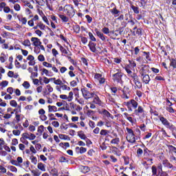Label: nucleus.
<instances>
[{"mask_svg": "<svg viewBox=\"0 0 176 176\" xmlns=\"http://www.w3.org/2000/svg\"><path fill=\"white\" fill-rule=\"evenodd\" d=\"M110 74H112V80L114 83H120V85H123V74L122 71L119 69H112L110 71Z\"/></svg>", "mask_w": 176, "mask_h": 176, "instance_id": "obj_1", "label": "nucleus"}, {"mask_svg": "<svg viewBox=\"0 0 176 176\" xmlns=\"http://www.w3.org/2000/svg\"><path fill=\"white\" fill-rule=\"evenodd\" d=\"M124 105L127 107L129 112H133V110L137 109L138 108V102L135 101V100L132 99L128 102H124Z\"/></svg>", "mask_w": 176, "mask_h": 176, "instance_id": "obj_2", "label": "nucleus"}, {"mask_svg": "<svg viewBox=\"0 0 176 176\" xmlns=\"http://www.w3.org/2000/svg\"><path fill=\"white\" fill-rule=\"evenodd\" d=\"M64 12H65L69 17H74L75 16V10L71 5H66L64 7Z\"/></svg>", "mask_w": 176, "mask_h": 176, "instance_id": "obj_3", "label": "nucleus"}, {"mask_svg": "<svg viewBox=\"0 0 176 176\" xmlns=\"http://www.w3.org/2000/svg\"><path fill=\"white\" fill-rule=\"evenodd\" d=\"M10 163L11 164H12V166H16V167H21L23 166V157H18L16 160H11Z\"/></svg>", "mask_w": 176, "mask_h": 176, "instance_id": "obj_4", "label": "nucleus"}, {"mask_svg": "<svg viewBox=\"0 0 176 176\" xmlns=\"http://www.w3.org/2000/svg\"><path fill=\"white\" fill-rule=\"evenodd\" d=\"M132 79H133V82L135 84V89H141L142 87V82L140 81V78H138V76L135 74L132 77Z\"/></svg>", "mask_w": 176, "mask_h": 176, "instance_id": "obj_5", "label": "nucleus"}, {"mask_svg": "<svg viewBox=\"0 0 176 176\" xmlns=\"http://www.w3.org/2000/svg\"><path fill=\"white\" fill-rule=\"evenodd\" d=\"M81 91L85 100H89V98L94 97V94L90 93L89 91L86 90V89H82Z\"/></svg>", "mask_w": 176, "mask_h": 176, "instance_id": "obj_6", "label": "nucleus"}, {"mask_svg": "<svg viewBox=\"0 0 176 176\" xmlns=\"http://www.w3.org/2000/svg\"><path fill=\"white\" fill-rule=\"evenodd\" d=\"M149 72V66L146 65H142L139 71L140 76L146 75Z\"/></svg>", "mask_w": 176, "mask_h": 176, "instance_id": "obj_7", "label": "nucleus"}, {"mask_svg": "<svg viewBox=\"0 0 176 176\" xmlns=\"http://www.w3.org/2000/svg\"><path fill=\"white\" fill-rule=\"evenodd\" d=\"M22 137L23 138H25V140H30V141H34L35 138H36V136L35 134L32 133H24L22 134Z\"/></svg>", "mask_w": 176, "mask_h": 176, "instance_id": "obj_8", "label": "nucleus"}, {"mask_svg": "<svg viewBox=\"0 0 176 176\" xmlns=\"http://www.w3.org/2000/svg\"><path fill=\"white\" fill-rule=\"evenodd\" d=\"M121 97L124 100H129V98H130V91H129V87L124 88Z\"/></svg>", "mask_w": 176, "mask_h": 176, "instance_id": "obj_9", "label": "nucleus"}, {"mask_svg": "<svg viewBox=\"0 0 176 176\" xmlns=\"http://www.w3.org/2000/svg\"><path fill=\"white\" fill-rule=\"evenodd\" d=\"M31 42H32V45L34 47L42 46V42L38 37H32Z\"/></svg>", "mask_w": 176, "mask_h": 176, "instance_id": "obj_10", "label": "nucleus"}, {"mask_svg": "<svg viewBox=\"0 0 176 176\" xmlns=\"http://www.w3.org/2000/svg\"><path fill=\"white\" fill-rule=\"evenodd\" d=\"M98 113L100 115H103L104 118H111L113 119V116L109 113V111H107V109H102L101 110L98 111Z\"/></svg>", "mask_w": 176, "mask_h": 176, "instance_id": "obj_11", "label": "nucleus"}, {"mask_svg": "<svg viewBox=\"0 0 176 176\" xmlns=\"http://www.w3.org/2000/svg\"><path fill=\"white\" fill-rule=\"evenodd\" d=\"M134 113L136 115V116H140L141 114L144 115L145 113V111L144 110L142 106H138V109L134 110Z\"/></svg>", "mask_w": 176, "mask_h": 176, "instance_id": "obj_12", "label": "nucleus"}, {"mask_svg": "<svg viewBox=\"0 0 176 176\" xmlns=\"http://www.w3.org/2000/svg\"><path fill=\"white\" fill-rule=\"evenodd\" d=\"M57 46L59 47V49L61 52V53H63V54H67V56H72V53H71V52L67 51L64 47H63V45H61L60 43H57Z\"/></svg>", "mask_w": 176, "mask_h": 176, "instance_id": "obj_13", "label": "nucleus"}, {"mask_svg": "<svg viewBox=\"0 0 176 176\" xmlns=\"http://www.w3.org/2000/svg\"><path fill=\"white\" fill-rule=\"evenodd\" d=\"M140 78L145 85H148L149 82H151V77H149V75L148 74H143L140 76Z\"/></svg>", "mask_w": 176, "mask_h": 176, "instance_id": "obj_14", "label": "nucleus"}, {"mask_svg": "<svg viewBox=\"0 0 176 176\" xmlns=\"http://www.w3.org/2000/svg\"><path fill=\"white\" fill-rule=\"evenodd\" d=\"M136 140L137 138H135V134L134 133L133 135H126V140L128 142H130V144H135Z\"/></svg>", "mask_w": 176, "mask_h": 176, "instance_id": "obj_15", "label": "nucleus"}, {"mask_svg": "<svg viewBox=\"0 0 176 176\" xmlns=\"http://www.w3.org/2000/svg\"><path fill=\"white\" fill-rule=\"evenodd\" d=\"M41 50L45 52V49L43 45H38L34 47V52L36 54H39V53H41Z\"/></svg>", "mask_w": 176, "mask_h": 176, "instance_id": "obj_16", "label": "nucleus"}, {"mask_svg": "<svg viewBox=\"0 0 176 176\" xmlns=\"http://www.w3.org/2000/svg\"><path fill=\"white\" fill-rule=\"evenodd\" d=\"M43 93L45 96H49L50 93H53V87L50 85H46V89Z\"/></svg>", "mask_w": 176, "mask_h": 176, "instance_id": "obj_17", "label": "nucleus"}, {"mask_svg": "<svg viewBox=\"0 0 176 176\" xmlns=\"http://www.w3.org/2000/svg\"><path fill=\"white\" fill-rule=\"evenodd\" d=\"M96 34L97 35V36H98V38H100V39H101V41H105V39H107V38L105 37V36H104L103 33H101V32L98 31V30H95Z\"/></svg>", "mask_w": 176, "mask_h": 176, "instance_id": "obj_18", "label": "nucleus"}, {"mask_svg": "<svg viewBox=\"0 0 176 176\" xmlns=\"http://www.w3.org/2000/svg\"><path fill=\"white\" fill-rule=\"evenodd\" d=\"M110 12L113 14V16H114V17H118V16H119V13H120V11L119 10H117L116 7L111 9Z\"/></svg>", "mask_w": 176, "mask_h": 176, "instance_id": "obj_19", "label": "nucleus"}, {"mask_svg": "<svg viewBox=\"0 0 176 176\" xmlns=\"http://www.w3.org/2000/svg\"><path fill=\"white\" fill-rule=\"evenodd\" d=\"M88 46H89L91 52H92L93 53H96V43L90 41Z\"/></svg>", "mask_w": 176, "mask_h": 176, "instance_id": "obj_20", "label": "nucleus"}, {"mask_svg": "<svg viewBox=\"0 0 176 176\" xmlns=\"http://www.w3.org/2000/svg\"><path fill=\"white\" fill-rule=\"evenodd\" d=\"M124 69L128 74V76H130L131 78H133V76H135V75H137L136 74L133 73V72L130 69H129L128 67H125Z\"/></svg>", "mask_w": 176, "mask_h": 176, "instance_id": "obj_21", "label": "nucleus"}, {"mask_svg": "<svg viewBox=\"0 0 176 176\" xmlns=\"http://www.w3.org/2000/svg\"><path fill=\"white\" fill-rule=\"evenodd\" d=\"M169 152H170V153H175L176 154V148L175 146H173V145H170V144H167L166 145Z\"/></svg>", "mask_w": 176, "mask_h": 176, "instance_id": "obj_22", "label": "nucleus"}, {"mask_svg": "<svg viewBox=\"0 0 176 176\" xmlns=\"http://www.w3.org/2000/svg\"><path fill=\"white\" fill-rule=\"evenodd\" d=\"M100 135H103V137L108 138L109 137V131L106 129H102L100 132Z\"/></svg>", "mask_w": 176, "mask_h": 176, "instance_id": "obj_23", "label": "nucleus"}, {"mask_svg": "<svg viewBox=\"0 0 176 176\" xmlns=\"http://www.w3.org/2000/svg\"><path fill=\"white\" fill-rule=\"evenodd\" d=\"M78 135L79 136V138L81 140H87V137L86 136V135L85 134V132H83V131H80L78 132Z\"/></svg>", "mask_w": 176, "mask_h": 176, "instance_id": "obj_24", "label": "nucleus"}, {"mask_svg": "<svg viewBox=\"0 0 176 176\" xmlns=\"http://www.w3.org/2000/svg\"><path fill=\"white\" fill-rule=\"evenodd\" d=\"M92 102L94 104H96L97 105H101V104H102L101 100H100V98L98 96H96L94 98V100H93Z\"/></svg>", "mask_w": 176, "mask_h": 176, "instance_id": "obj_25", "label": "nucleus"}, {"mask_svg": "<svg viewBox=\"0 0 176 176\" xmlns=\"http://www.w3.org/2000/svg\"><path fill=\"white\" fill-rule=\"evenodd\" d=\"M164 126L165 127H166V129H168L172 131H173V130H175V126L173 124L170 123V122H167Z\"/></svg>", "mask_w": 176, "mask_h": 176, "instance_id": "obj_26", "label": "nucleus"}, {"mask_svg": "<svg viewBox=\"0 0 176 176\" xmlns=\"http://www.w3.org/2000/svg\"><path fill=\"white\" fill-rule=\"evenodd\" d=\"M37 168H38V170H41V171H46V168L45 166V164H43V163L42 162H39L38 164Z\"/></svg>", "mask_w": 176, "mask_h": 176, "instance_id": "obj_27", "label": "nucleus"}, {"mask_svg": "<svg viewBox=\"0 0 176 176\" xmlns=\"http://www.w3.org/2000/svg\"><path fill=\"white\" fill-rule=\"evenodd\" d=\"M32 2L33 3H36V5H38V6H43L45 5V1L43 0H32Z\"/></svg>", "mask_w": 176, "mask_h": 176, "instance_id": "obj_28", "label": "nucleus"}, {"mask_svg": "<svg viewBox=\"0 0 176 176\" xmlns=\"http://www.w3.org/2000/svg\"><path fill=\"white\" fill-rule=\"evenodd\" d=\"M120 142V139L119 138H116L111 140L110 143L113 145H118Z\"/></svg>", "mask_w": 176, "mask_h": 176, "instance_id": "obj_29", "label": "nucleus"}, {"mask_svg": "<svg viewBox=\"0 0 176 176\" xmlns=\"http://www.w3.org/2000/svg\"><path fill=\"white\" fill-rule=\"evenodd\" d=\"M159 119L164 126H165L167 123H168V120H167V118L163 116H160Z\"/></svg>", "mask_w": 176, "mask_h": 176, "instance_id": "obj_30", "label": "nucleus"}, {"mask_svg": "<svg viewBox=\"0 0 176 176\" xmlns=\"http://www.w3.org/2000/svg\"><path fill=\"white\" fill-rule=\"evenodd\" d=\"M76 80H74L72 82H70V86L72 87H75L76 86H78V83H79V78L76 77Z\"/></svg>", "mask_w": 176, "mask_h": 176, "instance_id": "obj_31", "label": "nucleus"}, {"mask_svg": "<svg viewBox=\"0 0 176 176\" xmlns=\"http://www.w3.org/2000/svg\"><path fill=\"white\" fill-rule=\"evenodd\" d=\"M58 16L63 23H68V21L69 19H68V17H67V16L64 14H59Z\"/></svg>", "mask_w": 176, "mask_h": 176, "instance_id": "obj_32", "label": "nucleus"}, {"mask_svg": "<svg viewBox=\"0 0 176 176\" xmlns=\"http://www.w3.org/2000/svg\"><path fill=\"white\" fill-rule=\"evenodd\" d=\"M3 12H4V13H12V14H13L14 13L13 10H11L9 6H6L3 8Z\"/></svg>", "mask_w": 176, "mask_h": 176, "instance_id": "obj_33", "label": "nucleus"}, {"mask_svg": "<svg viewBox=\"0 0 176 176\" xmlns=\"http://www.w3.org/2000/svg\"><path fill=\"white\" fill-rule=\"evenodd\" d=\"M48 112H57V107L56 106H48Z\"/></svg>", "mask_w": 176, "mask_h": 176, "instance_id": "obj_34", "label": "nucleus"}, {"mask_svg": "<svg viewBox=\"0 0 176 176\" xmlns=\"http://www.w3.org/2000/svg\"><path fill=\"white\" fill-rule=\"evenodd\" d=\"M44 129H45V126H43V125L39 126L37 129L38 133L36 135H41L42 133H43Z\"/></svg>", "mask_w": 176, "mask_h": 176, "instance_id": "obj_35", "label": "nucleus"}, {"mask_svg": "<svg viewBox=\"0 0 176 176\" xmlns=\"http://www.w3.org/2000/svg\"><path fill=\"white\" fill-rule=\"evenodd\" d=\"M9 85V82L7 80H3L1 82H0V89H3Z\"/></svg>", "mask_w": 176, "mask_h": 176, "instance_id": "obj_36", "label": "nucleus"}, {"mask_svg": "<svg viewBox=\"0 0 176 176\" xmlns=\"http://www.w3.org/2000/svg\"><path fill=\"white\" fill-rule=\"evenodd\" d=\"M76 151H79L80 153H85V152H87V149L85 147H76Z\"/></svg>", "mask_w": 176, "mask_h": 176, "instance_id": "obj_37", "label": "nucleus"}, {"mask_svg": "<svg viewBox=\"0 0 176 176\" xmlns=\"http://www.w3.org/2000/svg\"><path fill=\"white\" fill-rule=\"evenodd\" d=\"M24 6H27L29 9H34V6L30 3L28 1H23Z\"/></svg>", "mask_w": 176, "mask_h": 176, "instance_id": "obj_38", "label": "nucleus"}, {"mask_svg": "<svg viewBox=\"0 0 176 176\" xmlns=\"http://www.w3.org/2000/svg\"><path fill=\"white\" fill-rule=\"evenodd\" d=\"M31 163L34 164V166H36L38 164V159H36V157L35 156H31L30 157Z\"/></svg>", "mask_w": 176, "mask_h": 176, "instance_id": "obj_39", "label": "nucleus"}, {"mask_svg": "<svg viewBox=\"0 0 176 176\" xmlns=\"http://www.w3.org/2000/svg\"><path fill=\"white\" fill-rule=\"evenodd\" d=\"M23 87L24 89H28L30 87H31V85H30V82L28 81H24L22 84Z\"/></svg>", "mask_w": 176, "mask_h": 176, "instance_id": "obj_40", "label": "nucleus"}, {"mask_svg": "<svg viewBox=\"0 0 176 176\" xmlns=\"http://www.w3.org/2000/svg\"><path fill=\"white\" fill-rule=\"evenodd\" d=\"M37 27H38V28H40L41 30H43L46 28V25H45V24H43L42 22L38 23Z\"/></svg>", "mask_w": 176, "mask_h": 176, "instance_id": "obj_41", "label": "nucleus"}, {"mask_svg": "<svg viewBox=\"0 0 176 176\" xmlns=\"http://www.w3.org/2000/svg\"><path fill=\"white\" fill-rule=\"evenodd\" d=\"M14 9L16 12H20L21 10V6H20V4L16 3L14 5Z\"/></svg>", "mask_w": 176, "mask_h": 176, "instance_id": "obj_42", "label": "nucleus"}, {"mask_svg": "<svg viewBox=\"0 0 176 176\" xmlns=\"http://www.w3.org/2000/svg\"><path fill=\"white\" fill-rule=\"evenodd\" d=\"M54 85H56L57 86H61L63 85V81L61 79L58 78L57 80L55 79L54 81Z\"/></svg>", "mask_w": 176, "mask_h": 176, "instance_id": "obj_43", "label": "nucleus"}, {"mask_svg": "<svg viewBox=\"0 0 176 176\" xmlns=\"http://www.w3.org/2000/svg\"><path fill=\"white\" fill-rule=\"evenodd\" d=\"M112 96H116V93H118V88L116 87H111L110 88Z\"/></svg>", "mask_w": 176, "mask_h": 176, "instance_id": "obj_44", "label": "nucleus"}, {"mask_svg": "<svg viewBox=\"0 0 176 176\" xmlns=\"http://www.w3.org/2000/svg\"><path fill=\"white\" fill-rule=\"evenodd\" d=\"M96 113V111L93 110H87V115L89 116V118H91Z\"/></svg>", "mask_w": 176, "mask_h": 176, "instance_id": "obj_45", "label": "nucleus"}, {"mask_svg": "<svg viewBox=\"0 0 176 176\" xmlns=\"http://www.w3.org/2000/svg\"><path fill=\"white\" fill-rule=\"evenodd\" d=\"M126 132H127V135H133V134H134V131H133V129L126 127Z\"/></svg>", "mask_w": 176, "mask_h": 176, "instance_id": "obj_46", "label": "nucleus"}, {"mask_svg": "<svg viewBox=\"0 0 176 176\" xmlns=\"http://www.w3.org/2000/svg\"><path fill=\"white\" fill-rule=\"evenodd\" d=\"M1 36L3 38H8V37L10 36V33H9L6 31H3V32L1 34Z\"/></svg>", "mask_w": 176, "mask_h": 176, "instance_id": "obj_47", "label": "nucleus"}, {"mask_svg": "<svg viewBox=\"0 0 176 176\" xmlns=\"http://www.w3.org/2000/svg\"><path fill=\"white\" fill-rule=\"evenodd\" d=\"M151 151L148 149V148H145L144 149V155L143 156H150Z\"/></svg>", "mask_w": 176, "mask_h": 176, "instance_id": "obj_48", "label": "nucleus"}, {"mask_svg": "<svg viewBox=\"0 0 176 176\" xmlns=\"http://www.w3.org/2000/svg\"><path fill=\"white\" fill-rule=\"evenodd\" d=\"M60 87L62 90H67V91H69V90H71V88L66 85L62 84V85H60Z\"/></svg>", "mask_w": 176, "mask_h": 176, "instance_id": "obj_49", "label": "nucleus"}, {"mask_svg": "<svg viewBox=\"0 0 176 176\" xmlns=\"http://www.w3.org/2000/svg\"><path fill=\"white\" fill-rule=\"evenodd\" d=\"M142 153H144V151L142 150V148H138L137 150V155L138 157H141L142 156Z\"/></svg>", "mask_w": 176, "mask_h": 176, "instance_id": "obj_50", "label": "nucleus"}, {"mask_svg": "<svg viewBox=\"0 0 176 176\" xmlns=\"http://www.w3.org/2000/svg\"><path fill=\"white\" fill-rule=\"evenodd\" d=\"M10 105H11V107H13L14 108H16L17 107V102H16V100H12L10 102Z\"/></svg>", "mask_w": 176, "mask_h": 176, "instance_id": "obj_51", "label": "nucleus"}, {"mask_svg": "<svg viewBox=\"0 0 176 176\" xmlns=\"http://www.w3.org/2000/svg\"><path fill=\"white\" fill-rule=\"evenodd\" d=\"M8 168L12 173H17V168L13 166H8Z\"/></svg>", "mask_w": 176, "mask_h": 176, "instance_id": "obj_52", "label": "nucleus"}, {"mask_svg": "<svg viewBox=\"0 0 176 176\" xmlns=\"http://www.w3.org/2000/svg\"><path fill=\"white\" fill-rule=\"evenodd\" d=\"M88 35H89V38L91 39V41H92L93 42H96V41H97L96 39V37H94V35H93V33L89 32Z\"/></svg>", "mask_w": 176, "mask_h": 176, "instance_id": "obj_53", "label": "nucleus"}, {"mask_svg": "<svg viewBox=\"0 0 176 176\" xmlns=\"http://www.w3.org/2000/svg\"><path fill=\"white\" fill-rule=\"evenodd\" d=\"M144 160H146V162H151V164H152L153 159L149 158V156H143Z\"/></svg>", "mask_w": 176, "mask_h": 176, "instance_id": "obj_54", "label": "nucleus"}, {"mask_svg": "<svg viewBox=\"0 0 176 176\" xmlns=\"http://www.w3.org/2000/svg\"><path fill=\"white\" fill-rule=\"evenodd\" d=\"M72 98H74V93L70 91L69 93V96H67V100L68 101H72Z\"/></svg>", "mask_w": 176, "mask_h": 176, "instance_id": "obj_55", "label": "nucleus"}, {"mask_svg": "<svg viewBox=\"0 0 176 176\" xmlns=\"http://www.w3.org/2000/svg\"><path fill=\"white\" fill-rule=\"evenodd\" d=\"M43 65L44 67H46L47 68H52V67H53V65L47 63V62H43Z\"/></svg>", "mask_w": 176, "mask_h": 176, "instance_id": "obj_56", "label": "nucleus"}, {"mask_svg": "<svg viewBox=\"0 0 176 176\" xmlns=\"http://www.w3.org/2000/svg\"><path fill=\"white\" fill-rule=\"evenodd\" d=\"M153 175H156L157 174V169L155 166H153L151 168Z\"/></svg>", "mask_w": 176, "mask_h": 176, "instance_id": "obj_57", "label": "nucleus"}, {"mask_svg": "<svg viewBox=\"0 0 176 176\" xmlns=\"http://www.w3.org/2000/svg\"><path fill=\"white\" fill-rule=\"evenodd\" d=\"M7 93L11 95L13 94V93H14V89H13V87H8L7 89Z\"/></svg>", "mask_w": 176, "mask_h": 176, "instance_id": "obj_58", "label": "nucleus"}, {"mask_svg": "<svg viewBox=\"0 0 176 176\" xmlns=\"http://www.w3.org/2000/svg\"><path fill=\"white\" fill-rule=\"evenodd\" d=\"M42 72H43V74H45V75H46V76H50V72H49V70H47L46 69H43Z\"/></svg>", "mask_w": 176, "mask_h": 176, "instance_id": "obj_59", "label": "nucleus"}, {"mask_svg": "<svg viewBox=\"0 0 176 176\" xmlns=\"http://www.w3.org/2000/svg\"><path fill=\"white\" fill-rule=\"evenodd\" d=\"M102 33L105 34L106 35H107V34H109V28H103L102 29Z\"/></svg>", "mask_w": 176, "mask_h": 176, "instance_id": "obj_60", "label": "nucleus"}, {"mask_svg": "<svg viewBox=\"0 0 176 176\" xmlns=\"http://www.w3.org/2000/svg\"><path fill=\"white\" fill-rule=\"evenodd\" d=\"M170 66L173 67V68H176V60L175 59L171 60Z\"/></svg>", "mask_w": 176, "mask_h": 176, "instance_id": "obj_61", "label": "nucleus"}, {"mask_svg": "<svg viewBox=\"0 0 176 176\" xmlns=\"http://www.w3.org/2000/svg\"><path fill=\"white\" fill-rule=\"evenodd\" d=\"M132 10H133L134 13H135L136 14H138V13H140V10H138V7H135L134 6H132Z\"/></svg>", "mask_w": 176, "mask_h": 176, "instance_id": "obj_62", "label": "nucleus"}, {"mask_svg": "<svg viewBox=\"0 0 176 176\" xmlns=\"http://www.w3.org/2000/svg\"><path fill=\"white\" fill-rule=\"evenodd\" d=\"M38 61H41V62L45 61V56H43L42 54L38 55Z\"/></svg>", "mask_w": 176, "mask_h": 176, "instance_id": "obj_63", "label": "nucleus"}, {"mask_svg": "<svg viewBox=\"0 0 176 176\" xmlns=\"http://www.w3.org/2000/svg\"><path fill=\"white\" fill-rule=\"evenodd\" d=\"M21 133V132L20 131V130H13L12 131V134H14V135H20Z\"/></svg>", "mask_w": 176, "mask_h": 176, "instance_id": "obj_64", "label": "nucleus"}]
</instances>
